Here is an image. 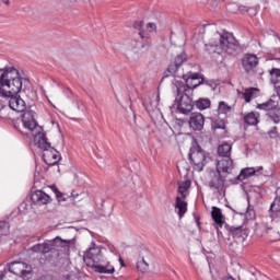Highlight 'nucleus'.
Instances as JSON below:
<instances>
[{
	"label": "nucleus",
	"mask_w": 280,
	"mask_h": 280,
	"mask_svg": "<svg viewBox=\"0 0 280 280\" xmlns=\"http://www.w3.org/2000/svg\"><path fill=\"white\" fill-rule=\"evenodd\" d=\"M182 78L186 82V91H194V89H198L200 84H205V78H202V74L199 72L187 71L182 74Z\"/></svg>",
	"instance_id": "obj_7"
},
{
	"label": "nucleus",
	"mask_w": 280,
	"mask_h": 280,
	"mask_svg": "<svg viewBox=\"0 0 280 280\" xmlns=\"http://www.w3.org/2000/svg\"><path fill=\"white\" fill-rule=\"evenodd\" d=\"M233 170H235V164H233V159L231 158H221L217 163V171L225 177L233 174Z\"/></svg>",
	"instance_id": "obj_13"
},
{
	"label": "nucleus",
	"mask_w": 280,
	"mask_h": 280,
	"mask_svg": "<svg viewBox=\"0 0 280 280\" xmlns=\"http://www.w3.org/2000/svg\"><path fill=\"white\" fill-rule=\"evenodd\" d=\"M147 27H148L149 32H154V30H156V24L148 23Z\"/></svg>",
	"instance_id": "obj_41"
},
{
	"label": "nucleus",
	"mask_w": 280,
	"mask_h": 280,
	"mask_svg": "<svg viewBox=\"0 0 280 280\" xmlns=\"http://www.w3.org/2000/svg\"><path fill=\"white\" fill-rule=\"evenodd\" d=\"M139 36L142 38V40H148V38H150L149 36H148V33H145V31H143V32H139Z\"/></svg>",
	"instance_id": "obj_40"
},
{
	"label": "nucleus",
	"mask_w": 280,
	"mask_h": 280,
	"mask_svg": "<svg viewBox=\"0 0 280 280\" xmlns=\"http://www.w3.org/2000/svg\"><path fill=\"white\" fill-rule=\"evenodd\" d=\"M177 187L178 194H180L183 200H185V198H187V195H185V192L189 190V187H191V180L178 182Z\"/></svg>",
	"instance_id": "obj_23"
},
{
	"label": "nucleus",
	"mask_w": 280,
	"mask_h": 280,
	"mask_svg": "<svg viewBox=\"0 0 280 280\" xmlns=\"http://www.w3.org/2000/svg\"><path fill=\"white\" fill-rule=\"evenodd\" d=\"M140 49H143L144 51H150L152 49V39H144V42L140 46Z\"/></svg>",
	"instance_id": "obj_33"
},
{
	"label": "nucleus",
	"mask_w": 280,
	"mask_h": 280,
	"mask_svg": "<svg viewBox=\"0 0 280 280\" xmlns=\"http://www.w3.org/2000/svg\"><path fill=\"white\" fill-rule=\"evenodd\" d=\"M211 218L214 222L217 233L220 234V229H222V226H224V222H225L224 214H222V209H220L215 206L212 207Z\"/></svg>",
	"instance_id": "obj_16"
},
{
	"label": "nucleus",
	"mask_w": 280,
	"mask_h": 280,
	"mask_svg": "<svg viewBox=\"0 0 280 280\" xmlns=\"http://www.w3.org/2000/svg\"><path fill=\"white\" fill-rule=\"evenodd\" d=\"M31 250L33 253H40L42 254V244H35L32 246Z\"/></svg>",
	"instance_id": "obj_38"
},
{
	"label": "nucleus",
	"mask_w": 280,
	"mask_h": 280,
	"mask_svg": "<svg viewBox=\"0 0 280 280\" xmlns=\"http://www.w3.org/2000/svg\"><path fill=\"white\" fill-rule=\"evenodd\" d=\"M34 143L43 150V161L49 167H54V165H58V161L62 159L60 156V152L56 150V148L51 147V143L47 140V136L43 132H38L34 136Z\"/></svg>",
	"instance_id": "obj_3"
},
{
	"label": "nucleus",
	"mask_w": 280,
	"mask_h": 280,
	"mask_svg": "<svg viewBox=\"0 0 280 280\" xmlns=\"http://www.w3.org/2000/svg\"><path fill=\"white\" fill-rule=\"evenodd\" d=\"M231 150H233V147L229 143H223L219 145L218 148V154L221 156V159H231Z\"/></svg>",
	"instance_id": "obj_21"
},
{
	"label": "nucleus",
	"mask_w": 280,
	"mask_h": 280,
	"mask_svg": "<svg viewBox=\"0 0 280 280\" xmlns=\"http://www.w3.org/2000/svg\"><path fill=\"white\" fill-rule=\"evenodd\" d=\"M257 65H259V58L256 55L246 54L242 59V66L246 73H250V71H255L257 69Z\"/></svg>",
	"instance_id": "obj_14"
},
{
	"label": "nucleus",
	"mask_w": 280,
	"mask_h": 280,
	"mask_svg": "<svg viewBox=\"0 0 280 280\" xmlns=\"http://www.w3.org/2000/svg\"><path fill=\"white\" fill-rule=\"evenodd\" d=\"M144 25V22L143 21H137L133 23V27L135 30H141Z\"/></svg>",
	"instance_id": "obj_39"
},
{
	"label": "nucleus",
	"mask_w": 280,
	"mask_h": 280,
	"mask_svg": "<svg viewBox=\"0 0 280 280\" xmlns=\"http://www.w3.org/2000/svg\"><path fill=\"white\" fill-rule=\"evenodd\" d=\"M243 10H246V12H248V8H246V7H243Z\"/></svg>",
	"instance_id": "obj_53"
},
{
	"label": "nucleus",
	"mask_w": 280,
	"mask_h": 280,
	"mask_svg": "<svg viewBox=\"0 0 280 280\" xmlns=\"http://www.w3.org/2000/svg\"><path fill=\"white\" fill-rule=\"evenodd\" d=\"M255 91H257V89H255V88H249V89L245 90V92L243 93V97H244L246 104H250L253 97H255Z\"/></svg>",
	"instance_id": "obj_28"
},
{
	"label": "nucleus",
	"mask_w": 280,
	"mask_h": 280,
	"mask_svg": "<svg viewBox=\"0 0 280 280\" xmlns=\"http://www.w3.org/2000/svg\"><path fill=\"white\" fill-rule=\"evenodd\" d=\"M188 159L196 172H202L205 170V165H207V153L202 150V147L195 142L192 143Z\"/></svg>",
	"instance_id": "obj_4"
},
{
	"label": "nucleus",
	"mask_w": 280,
	"mask_h": 280,
	"mask_svg": "<svg viewBox=\"0 0 280 280\" xmlns=\"http://www.w3.org/2000/svg\"><path fill=\"white\" fill-rule=\"evenodd\" d=\"M143 265H144L143 270H147V269H148V265L145 264L144 260H143L142 262H139V264L137 265V269L139 270V268H141V266H143Z\"/></svg>",
	"instance_id": "obj_42"
},
{
	"label": "nucleus",
	"mask_w": 280,
	"mask_h": 280,
	"mask_svg": "<svg viewBox=\"0 0 280 280\" xmlns=\"http://www.w3.org/2000/svg\"><path fill=\"white\" fill-rule=\"evenodd\" d=\"M2 3H4V5H10V0H2Z\"/></svg>",
	"instance_id": "obj_49"
},
{
	"label": "nucleus",
	"mask_w": 280,
	"mask_h": 280,
	"mask_svg": "<svg viewBox=\"0 0 280 280\" xmlns=\"http://www.w3.org/2000/svg\"><path fill=\"white\" fill-rule=\"evenodd\" d=\"M268 121H272L273 124H280V107H276L273 110L267 114Z\"/></svg>",
	"instance_id": "obj_26"
},
{
	"label": "nucleus",
	"mask_w": 280,
	"mask_h": 280,
	"mask_svg": "<svg viewBox=\"0 0 280 280\" xmlns=\"http://www.w3.org/2000/svg\"><path fill=\"white\" fill-rule=\"evenodd\" d=\"M50 244L52 248L54 246H56L57 248H69L71 241L62 240L60 236H57L54 241H50Z\"/></svg>",
	"instance_id": "obj_25"
},
{
	"label": "nucleus",
	"mask_w": 280,
	"mask_h": 280,
	"mask_svg": "<svg viewBox=\"0 0 280 280\" xmlns=\"http://www.w3.org/2000/svg\"><path fill=\"white\" fill-rule=\"evenodd\" d=\"M196 224L200 229V217L195 215Z\"/></svg>",
	"instance_id": "obj_46"
},
{
	"label": "nucleus",
	"mask_w": 280,
	"mask_h": 280,
	"mask_svg": "<svg viewBox=\"0 0 280 280\" xmlns=\"http://www.w3.org/2000/svg\"><path fill=\"white\" fill-rule=\"evenodd\" d=\"M219 43L214 44H206L205 50L207 54H222V51H225V54H233L236 51V56L240 54V42L236 40L233 35L230 33H224L219 35Z\"/></svg>",
	"instance_id": "obj_2"
},
{
	"label": "nucleus",
	"mask_w": 280,
	"mask_h": 280,
	"mask_svg": "<svg viewBox=\"0 0 280 280\" xmlns=\"http://www.w3.org/2000/svg\"><path fill=\"white\" fill-rule=\"evenodd\" d=\"M147 104H148V103L144 102V103H143V106H144V108H147V110H150V107H149Z\"/></svg>",
	"instance_id": "obj_50"
},
{
	"label": "nucleus",
	"mask_w": 280,
	"mask_h": 280,
	"mask_svg": "<svg viewBox=\"0 0 280 280\" xmlns=\"http://www.w3.org/2000/svg\"><path fill=\"white\" fill-rule=\"evenodd\" d=\"M195 107L197 110H207V108H211V100L200 97L195 101Z\"/></svg>",
	"instance_id": "obj_22"
},
{
	"label": "nucleus",
	"mask_w": 280,
	"mask_h": 280,
	"mask_svg": "<svg viewBox=\"0 0 280 280\" xmlns=\"http://www.w3.org/2000/svg\"><path fill=\"white\" fill-rule=\"evenodd\" d=\"M0 71H3L0 75V95L9 100V108H11V110H14L15 113H24L22 115L23 127L26 130H30V132H34L38 127L35 117L36 112L27 109V105L23 98L19 96L20 91L34 95L30 80L24 79L23 88V78H21V72H19L16 68L9 67L0 69Z\"/></svg>",
	"instance_id": "obj_1"
},
{
	"label": "nucleus",
	"mask_w": 280,
	"mask_h": 280,
	"mask_svg": "<svg viewBox=\"0 0 280 280\" xmlns=\"http://www.w3.org/2000/svg\"><path fill=\"white\" fill-rule=\"evenodd\" d=\"M104 258V255L102 254V249L100 247L95 246V243H92L91 247L84 253L83 259L84 261H88V264H97L101 259Z\"/></svg>",
	"instance_id": "obj_12"
},
{
	"label": "nucleus",
	"mask_w": 280,
	"mask_h": 280,
	"mask_svg": "<svg viewBox=\"0 0 280 280\" xmlns=\"http://www.w3.org/2000/svg\"><path fill=\"white\" fill-rule=\"evenodd\" d=\"M194 100L189 97V94H187V89H185L184 94L178 100L177 110L182 113V115H189V113L194 110Z\"/></svg>",
	"instance_id": "obj_10"
},
{
	"label": "nucleus",
	"mask_w": 280,
	"mask_h": 280,
	"mask_svg": "<svg viewBox=\"0 0 280 280\" xmlns=\"http://www.w3.org/2000/svg\"><path fill=\"white\" fill-rule=\"evenodd\" d=\"M38 280H54L51 276H42Z\"/></svg>",
	"instance_id": "obj_44"
},
{
	"label": "nucleus",
	"mask_w": 280,
	"mask_h": 280,
	"mask_svg": "<svg viewBox=\"0 0 280 280\" xmlns=\"http://www.w3.org/2000/svg\"><path fill=\"white\" fill-rule=\"evenodd\" d=\"M54 192L59 202H82V200H84V192H75V190H72L69 195L61 192L56 187L54 188Z\"/></svg>",
	"instance_id": "obj_9"
},
{
	"label": "nucleus",
	"mask_w": 280,
	"mask_h": 280,
	"mask_svg": "<svg viewBox=\"0 0 280 280\" xmlns=\"http://www.w3.org/2000/svg\"><path fill=\"white\" fill-rule=\"evenodd\" d=\"M230 209H231L234 213H238L240 215H244V212H237V211H235V209H233V208H231V207H230Z\"/></svg>",
	"instance_id": "obj_48"
},
{
	"label": "nucleus",
	"mask_w": 280,
	"mask_h": 280,
	"mask_svg": "<svg viewBox=\"0 0 280 280\" xmlns=\"http://www.w3.org/2000/svg\"><path fill=\"white\" fill-rule=\"evenodd\" d=\"M244 124L247 126H257L259 124V113H247L243 115Z\"/></svg>",
	"instance_id": "obj_20"
},
{
	"label": "nucleus",
	"mask_w": 280,
	"mask_h": 280,
	"mask_svg": "<svg viewBox=\"0 0 280 280\" xmlns=\"http://www.w3.org/2000/svg\"><path fill=\"white\" fill-rule=\"evenodd\" d=\"M77 108H78L79 110H80V108H84V104L78 102V103H77Z\"/></svg>",
	"instance_id": "obj_47"
},
{
	"label": "nucleus",
	"mask_w": 280,
	"mask_h": 280,
	"mask_svg": "<svg viewBox=\"0 0 280 280\" xmlns=\"http://www.w3.org/2000/svg\"><path fill=\"white\" fill-rule=\"evenodd\" d=\"M32 208V206H30V203H27V201H24L20 205L19 207V211L21 213H26L27 211H30V209Z\"/></svg>",
	"instance_id": "obj_35"
},
{
	"label": "nucleus",
	"mask_w": 280,
	"mask_h": 280,
	"mask_svg": "<svg viewBox=\"0 0 280 280\" xmlns=\"http://www.w3.org/2000/svg\"><path fill=\"white\" fill-rule=\"evenodd\" d=\"M229 235L233 237V240H240L242 238V235H244V230L242 229V225L240 226H229L228 228Z\"/></svg>",
	"instance_id": "obj_24"
},
{
	"label": "nucleus",
	"mask_w": 280,
	"mask_h": 280,
	"mask_svg": "<svg viewBox=\"0 0 280 280\" xmlns=\"http://www.w3.org/2000/svg\"><path fill=\"white\" fill-rule=\"evenodd\" d=\"M10 234V223L5 221H0V235H9Z\"/></svg>",
	"instance_id": "obj_31"
},
{
	"label": "nucleus",
	"mask_w": 280,
	"mask_h": 280,
	"mask_svg": "<svg viewBox=\"0 0 280 280\" xmlns=\"http://www.w3.org/2000/svg\"><path fill=\"white\" fill-rule=\"evenodd\" d=\"M277 130H278L277 126H276V127H272V128L269 130L268 135H269V137H270L271 139H275V138L278 137L279 131H277Z\"/></svg>",
	"instance_id": "obj_37"
},
{
	"label": "nucleus",
	"mask_w": 280,
	"mask_h": 280,
	"mask_svg": "<svg viewBox=\"0 0 280 280\" xmlns=\"http://www.w3.org/2000/svg\"><path fill=\"white\" fill-rule=\"evenodd\" d=\"M189 126L192 130L200 132L205 128V115L200 113H192L189 119Z\"/></svg>",
	"instance_id": "obj_15"
},
{
	"label": "nucleus",
	"mask_w": 280,
	"mask_h": 280,
	"mask_svg": "<svg viewBox=\"0 0 280 280\" xmlns=\"http://www.w3.org/2000/svg\"><path fill=\"white\" fill-rule=\"evenodd\" d=\"M31 200L34 205H49V202H51V197L43 190H35L31 195Z\"/></svg>",
	"instance_id": "obj_17"
},
{
	"label": "nucleus",
	"mask_w": 280,
	"mask_h": 280,
	"mask_svg": "<svg viewBox=\"0 0 280 280\" xmlns=\"http://www.w3.org/2000/svg\"><path fill=\"white\" fill-rule=\"evenodd\" d=\"M187 62V55L185 52H182L177 55L174 60L170 63L166 71L164 72L165 78H170V75H173L174 78H180L178 75V70Z\"/></svg>",
	"instance_id": "obj_6"
},
{
	"label": "nucleus",
	"mask_w": 280,
	"mask_h": 280,
	"mask_svg": "<svg viewBox=\"0 0 280 280\" xmlns=\"http://www.w3.org/2000/svg\"><path fill=\"white\" fill-rule=\"evenodd\" d=\"M94 272L98 275H115V266L110 264L105 257L101 260H96V264H92Z\"/></svg>",
	"instance_id": "obj_11"
},
{
	"label": "nucleus",
	"mask_w": 280,
	"mask_h": 280,
	"mask_svg": "<svg viewBox=\"0 0 280 280\" xmlns=\"http://www.w3.org/2000/svg\"><path fill=\"white\" fill-rule=\"evenodd\" d=\"M262 170H264V166H259L257 168H255V167L243 168L241 172L244 175L245 180H246V178H250V176H255V174H257V172H261Z\"/></svg>",
	"instance_id": "obj_27"
},
{
	"label": "nucleus",
	"mask_w": 280,
	"mask_h": 280,
	"mask_svg": "<svg viewBox=\"0 0 280 280\" xmlns=\"http://www.w3.org/2000/svg\"><path fill=\"white\" fill-rule=\"evenodd\" d=\"M9 272L15 275L16 277H22V279H30L32 275V266L26 265L23 261H13L9 265Z\"/></svg>",
	"instance_id": "obj_8"
},
{
	"label": "nucleus",
	"mask_w": 280,
	"mask_h": 280,
	"mask_svg": "<svg viewBox=\"0 0 280 280\" xmlns=\"http://www.w3.org/2000/svg\"><path fill=\"white\" fill-rule=\"evenodd\" d=\"M175 209L177 210L178 218H184L187 213V201L183 200V197H176Z\"/></svg>",
	"instance_id": "obj_19"
},
{
	"label": "nucleus",
	"mask_w": 280,
	"mask_h": 280,
	"mask_svg": "<svg viewBox=\"0 0 280 280\" xmlns=\"http://www.w3.org/2000/svg\"><path fill=\"white\" fill-rule=\"evenodd\" d=\"M273 59L280 60V48L278 49V52L275 54Z\"/></svg>",
	"instance_id": "obj_45"
},
{
	"label": "nucleus",
	"mask_w": 280,
	"mask_h": 280,
	"mask_svg": "<svg viewBox=\"0 0 280 280\" xmlns=\"http://www.w3.org/2000/svg\"><path fill=\"white\" fill-rule=\"evenodd\" d=\"M158 100H160V96L158 95V97H156Z\"/></svg>",
	"instance_id": "obj_55"
},
{
	"label": "nucleus",
	"mask_w": 280,
	"mask_h": 280,
	"mask_svg": "<svg viewBox=\"0 0 280 280\" xmlns=\"http://www.w3.org/2000/svg\"><path fill=\"white\" fill-rule=\"evenodd\" d=\"M277 107H279V101H276L275 98H269L267 102L262 104H257L256 106L258 110H265L266 113H270Z\"/></svg>",
	"instance_id": "obj_18"
},
{
	"label": "nucleus",
	"mask_w": 280,
	"mask_h": 280,
	"mask_svg": "<svg viewBox=\"0 0 280 280\" xmlns=\"http://www.w3.org/2000/svg\"><path fill=\"white\" fill-rule=\"evenodd\" d=\"M213 130H224L226 128V122L222 119H217L212 122Z\"/></svg>",
	"instance_id": "obj_32"
},
{
	"label": "nucleus",
	"mask_w": 280,
	"mask_h": 280,
	"mask_svg": "<svg viewBox=\"0 0 280 280\" xmlns=\"http://www.w3.org/2000/svg\"><path fill=\"white\" fill-rule=\"evenodd\" d=\"M218 110L220 115H229L231 113L232 107L229 106L224 101L219 102Z\"/></svg>",
	"instance_id": "obj_29"
},
{
	"label": "nucleus",
	"mask_w": 280,
	"mask_h": 280,
	"mask_svg": "<svg viewBox=\"0 0 280 280\" xmlns=\"http://www.w3.org/2000/svg\"><path fill=\"white\" fill-rule=\"evenodd\" d=\"M67 92L70 93V94L72 93L71 89H69V88H67Z\"/></svg>",
	"instance_id": "obj_51"
},
{
	"label": "nucleus",
	"mask_w": 280,
	"mask_h": 280,
	"mask_svg": "<svg viewBox=\"0 0 280 280\" xmlns=\"http://www.w3.org/2000/svg\"><path fill=\"white\" fill-rule=\"evenodd\" d=\"M51 243H42V255H47V253H51L52 250Z\"/></svg>",
	"instance_id": "obj_34"
},
{
	"label": "nucleus",
	"mask_w": 280,
	"mask_h": 280,
	"mask_svg": "<svg viewBox=\"0 0 280 280\" xmlns=\"http://www.w3.org/2000/svg\"><path fill=\"white\" fill-rule=\"evenodd\" d=\"M271 82L272 84H279L280 82V69L272 68L270 71Z\"/></svg>",
	"instance_id": "obj_30"
},
{
	"label": "nucleus",
	"mask_w": 280,
	"mask_h": 280,
	"mask_svg": "<svg viewBox=\"0 0 280 280\" xmlns=\"http://www.w3.org/2000/svg\"><path fill=\"white\" fill-rule=\"evenodd\" d=\"M237 180H240V183H242V180H246V177H244V175L242 174V171L236 177L230 179V183L231 185H237Z\"/></svg>",
	"instance_id": "obj_36"
},
{
	"label": "nucleus",
	"mask_w": 280,
	"mask_h": 280,
	"mask_svg": "<svg viewBox=\"0 0 280 280\" xmlns=\"http://www.w3.org/2000/svg\"><path fill=\"white\" fill-rule=\"evenodd\" d=\"M156 105H158V104L155 103V105L151 107V108H152V110H154V108H156Z\"/></svg>",
	"instance_id": "obj_52"
},
{
	"label": "nucleus",
	"mask_w": 280,
	"mask_h": 280,
	"mask_svg": "<svg viewBox=\"0 0 280 280\" xmlns=\"http://www.w3.org/2000/svg\"><path fill=\"white\" fill-rule=\"evenodd\" d=\"M209 182H208V187L210 189H213L217 191V194H220L221 191L224 190V183L226 182V175L220 173V171H211L209 173Z\"/></svg>",
	"instance_id": "obj_5"
},
{
	"label": "nucleus",
	"mask_w": 280,
	"mask_h": 280,
	"mask_svg": "<svg viewBox=\"0 0 280 280\" xmlns=\"http://www.w3.org/2000/svg\"><path fill=\"white\" fill-rule=\"evenodd\" d=\"M250 211V206L247 207V212Z\"/></svg>",
	"instance_id": "obj_54"
},
{
	"label": "nucleus",
	"mask_w": 280,
	"mask_h": 280,
	"mask_svg": "<svg viewBox=\"0 0 280 280\" xmlns=\"http://www.w3.org/2000/svg\"><path fill=\"white\" fill-rule=\"evenodd\" d=\"M5 275H8V271L5 269L0 271V280L5 279Z\"/></svg>",
	"instance_id": "obj_43"
}]
</instances>
